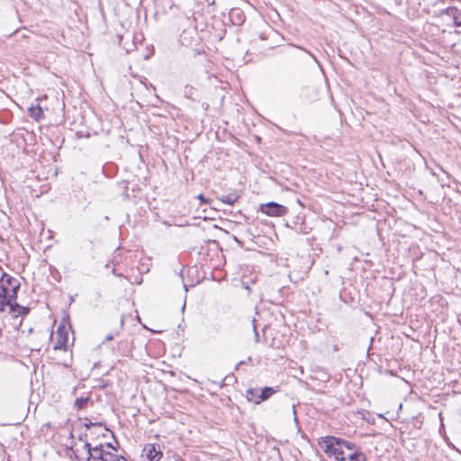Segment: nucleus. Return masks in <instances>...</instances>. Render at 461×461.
Segmentation results:
<instances>
[{
  "mask_svg": "<svg viewBox=\"0 0 461 461\" xmlns=\"http://www.w3.org/2000/svg\"><path fill=\"white\" fill-rule=\"evenodd\" d=\"M321 447L323 451L334 456L338 461H366L365 455L356 448L354 443L336 437H325Z\"/></svg>",
  "mask_w": 461,
  "mask_h": 461,
  "instance_id": "1",
  "label": "nucleus"
},
{
  "mask_svg": "<svg viewBox=\"0 0 461 461\" xmlns=\"http://www.w3.org/2000/svg\"><path fill=\"white\" fill-rule=\"evenodd\" d=\"M83 448L86 461H129L123 456L109 451V448H113L116 452L111 444L92 447L87 440H85Z\"/></svg>",
  "mask_w": 461,
  "mask_h": 461,
  "instance_id": "2",
  "label": "nucleus"
},
{
  "mask_svg": "<svg viewBox=\"0 0 461 461\" xmlns=\"http://www.w3.org/2000/svg\"><path fill=\"white\" fill-rule=\"evenodd\" d=\"M262 212L268 216H284L287 213V209L275 202L267 203L261 207Z\"/></svg>",
  "mask_w": 461,
  "mask_h": 461,
  "instance_id": "3",
  "label": "nucleus"
},
{
  "mask_svg": "<svg viewBox=\"0 0 461 461\" xmlns=\"http://www.w3.org/2000/svg\"><path fill=\"white\" fill-rule=\"evenodd\" d=\"M143 452L149 461H160L163 456L160 446L156 444H146Z\"/></svg>",
  "mask_w": 461,
  "mask_h": 461,
  "instance_id": "4",
  "label": "nucleus"
},
{
  "mask_svg": "<svg viewBox=\"0 0 461 461\" xmlns=\"http://www.w3.org/2000/svg\"><path fill=\"white\" fill-rule=\"evenodd\" d=\"M9 285L11 287H6V306H12V304H14V302L17 297V291L20 287V283L17 280H12L11 278L8 279Z\"/></svg>",
  "mask_w": 461,
  "mask_h": 461,
  "instance_id": "5",
  "label": "nucleus"
},
{
  "mask_svg": "<svg viewBox=\"0 0 461 461\" xmlns=\"http://www.w3.org/2000/svg\"><path fill=\"white\" fill-rule=\"evenodd\" d=\"M57 341L54 344L53 348L55 350L66 349L68 344V333L61 328L59 327L56 331Z\"/></svg>",
  "mask_w": 461,
  "mask_h": 461,
  "instance_id": "6",
  "label": "nucleus"
},
{
  "mask_svg": "<svg viewBox=\"0 0 461 461\" xmlns=\"http://www.w3.org/2000/svg\"><path fill=\"white\" fill-rule=\"evenodd\" d=\"M443 12L453 18L456 26H461V12L456 7H447Z\"/></svg>",
  "mask_w": 461,
  "mask_h": 461,
  "instance_id": "7",
  "label": "nucleus"
},
{
  "mask_svg": "<svg viewBox=\"0 0 461 461\" xmlns=\"http://www.w3.org/2000/svg\"><path fill=\"white\" fill-rule=\"evenodd\" d=\"M276 393V390L273 387H265L261 390L259 395L257 396L255 400V403L258 404L263 401L267 400L273 393Z\"/></svg>",
  "mask_w": 461,
  "mask_h": 461,
  "instance_id": "8",
  "label": "nucleus"
},
{
  "mask_svg": "<svg viewBox=\"0 0 461 461\" xmlns=\"http://www.w3.org/2000/svg\"><path fill=\"white\" fill-rule=\"evenodd\" d=\"M29 114L32 119L38 122L43 117L42 109L39 104L31 106L29 108Z\"/></svg>",
  "mask_w": 461,
  "mask_h": 461,
  "instance_id": "9",
  "label": "nucleus"
},
{
  "mask_svg": "<svg viewBox=\"0 0 461 461\" xmlns=\"http://www.w3.org/2000/svg\"><path fill=\"white\" fill-rule=\"evenodd\" d=\"M6 287L3 283H0V310L4 311L6 306Z\"/></svg>",
  "mask_w": 461,
  "mask_h": 461,
  "instance_id": "10",
  "label": "nucleus"
},
{
  "mask_svg": "<svg viewBox=\"0 0 461 461\" xmlns=\"http://www.w3.org/2000/svg\"><path fill=\"white\" fill-rule=\"evenodd\" d=\"M90 401V397H79L77 398L74 403V406L77 410H82L85 409L87 405V402Z\"/></svg>",
  "mask_w": 461,
  "mask_h": 461,
  "instance_id": "11",
  "label": "nucleus"
},
{
  "mask_svg": "<svg viewBox=\"0 0 461 461\" xmlns=\"http://www.w3.org/2000/svg\"><path fill=\"white\" fill-rule=\"evenodd\" d=\"M15 308L19 309L18 315L24 316V315H27L30 312V309L28 307H23L18 303H14V304H12L11 309H10L12 313H15Z\"/></svg>",
  "mask_w": 461,
  "mask_h": 461,
  "instance_id": "12",
  "label": "nucleus"
},
{
  "mask_svg": "<svg viewBox=\"0 0 461 461\" xmlns=\"http://www.w3.org/2000/svg\"><path fill=\"white\" fill-rule=\"evenodd\" d=\"M239 196L238 195H235V194H228V195H223L221 197V202H223L224 203H227V204H233L237 202Z\"/></svg>",
  "mask_w": 461,
  "mask_h": 461,
  "instance_id": "13",
  "label": "nucleus"
},
{
  "mask_svg": "<svg viewBox=\"0 0 461 461\" xmlns=\"http://www.w3.org/2000/svg\"><path fill=\"white\" fill-rule=\"evenodd\" d=\"M259 395L257 392V390L249 388L246 391V397L248 401L254 402L257 399V396Z\"/></svg>",
  "mask_w": 461,
  "mask_h": 461,
  "instance_id": "14",
  "label": "nucleus"
},
{
  "mask_svg": "<svg viewBox=\"0 0 461 461\" xmlns=\"http://www.w3.org/2000/svg\"><path fill=\"white\" fill-rule=\"evenodd\" d=\"M253 331H254L255 342H258L259 341V335H258V332L257 330V328H256L255 324H253Z\"/></svg>",
  "mask_w": 461,
  "mask_h": 461,
  "instance_id": "15",
  "label": "nucleus"
},
{
  "mask_svg": "<svg viewBox=\"0 0 461 461\" xmlns=\"http://www.w3.org/2000/svg\"><path fill=\"white\" fill-rule=\"evenodd\" d=\"M295 47H296V48H298V49H301V50H304L308 55H310L313 59H315V60H316L315 57L313 56V54H312L311 51H309V50H305V49H303V48H302V47H299V46H295Z\"/></svg>",
  "mask_w": 461,
  "mask_h": 461,
  "instance_id": "16",
  "label": "nucleus"
},
{
  "mask_svg": "<svg viewBox=\"0 0 461 461\" xmlns=\"http://www.w3.org/2000/svg\"><path fill=\"white\" fill-rule=\"evenodd\" d=\"M114 336H115V334H108L105 338V340L106 341L112 340V339H113Z\"/></svg>",
  "mask_w": 461,
  "mask_h": 461,
  "instance_id": "17",
  "label": "nucleus"
},
{
  "mask_svg": "<svg viewBox=\"0 0 461 461\" xmlns=\"http://www.w3.org/2000/svg\"><path fill=\"white\" fill-rule=\"evenodd\" d=\"M197 198H198L199 200H201V201H205V198L203 197V194H199V195L197 196Z\"/></svg>",
  "mask_w": 461,
  "mask_h": 461,
  "instance_id": "18",
  "label": "nucleus"
},
{
  "mask_svg": "<svg viewBox=\"0 0 461 461\" xmlns=\"http://www.w3.org/2000/svg\"><path fill=\"white\" fill-rule=\"evenodd\" d=\"M77 451L73 450V453H74V455H75L76 458H77V459H79V456L77 455Z\"/></svg>",
  "mask_w": 461,
  "mask_h": 461,
  "instance_id": "19",
  "label": "nucleus"
},
{
  "mask_svg": "<svg viewBox=\"0 0 461 461\" xmlns=\"http://www.w3.org/2000/svg\"><path fill=\"white\" fill-rule=\"evenodd\" d=\"M120 322H121V326L122 327L123 322H124L123 317L121 318V321Z\"/></svg>",
  "mask_w": 461,
  "mask_h": 461,
  "instance_id": "20",
  "label": "nucleus"
},
{
  "mask_svg": "<svg viewBox=\"0 0 461 461\" xmlns=\"http://www.w3.org/2000/svg\"><path fill=\"white\" fill-rule=\"evenodd\" d=\"M18 312H19V309L18 308H15V315L18 316Z\"/></svg>",
  "mask_w": 461,
  "mask_h": 461,
  "instance_id": "21",
  "label": "nucleus"
},
{
  "mask_svg": "<svg viewBox=\"0 0 461 461\" xmlns=\"http://www.w3.org/2000/svg\"><path fill=\"white\" fill-rule=\"evenodd\" d=\"M244 364V361H240L238 365H237V367L240 365Z\"/></svg>",
  "mask_w": 461,
  "mask_h": 461,
  "instance_id": "22",
  "label": "nucleus"
},
{
  "mask_svg": "<svg viewBox=\"0 0 461 461\" xmlns=\"http://www.w3.org/2000/svg\"><path fill=\"white\" fill-rule=\"evenodd\" d=\"M92 425H94V424H93V423L86 424V426L87 428H89V427H90V426H92Z\"/></svg>",
  "mask_w": 461,
  "mask_h": 461,
  "instance_id": "23",
  "label": "nucleus"
}]
</instances>
